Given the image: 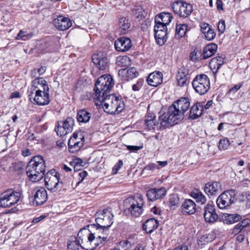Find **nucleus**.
I'll list each match as a JSON object with an SVG mask.
<instances>
[{"mask_svg":"<svg viewBox=\"0 0 250 250\" xmlns=\"http://www.w3.org/2000/svg\"><path fill=\"white\" fill-rule=\"evenodd\" d=\"M114 83L110 75H104L96 82L93 99L97 106H102L104 110L109 114H119L124 108L125 104L121 97L108 94Z\"/></svg>","mask_w":250,"mask_h":250,"instance_id":"obj_1","label":"nucleus"},{"mask_svg":"<svg viewBox=\"0 0 250 250\" xmlns=\"http://www.w3.org/2000/svg\"><path fill=\"white\" fill-rule=\"evenodd\" d=\"M190 106L188 98H181L169 106L167 112L160 116L161 128H166L178 124L184 118L185 113Z\"/></svg>","mask_w":250,"mask_h":250,"instance_id":"obj_2","label":"nucleus"},{"mask_svg":"<svg viewBox=\"0 0 250 250\" xmlns=\"http://www.w3.org/2000/svg\"><path fill=\"white\" fill-rule=\"evenodd\" d=\"M46 165L43 158L41 155L35 156L26 167V174L31 181L37 182L43 177Z\"/></svg>","mask_w":250,"mask_h":250,"instance_id":"obj_3","label":"nucleus"},{"mask_svg":"<svg viewBox=\"0 0 250 250\" xmlns=\"http://www.w3.org/2000/svg\"><path fill=\"white\" fill-rule=\"evenodd\" d=\"M145 200L144 196L139 193L129 197L124 201V206L133 216H140L144 212Z\"/></svg>","mask_w":250,"mask_h":250,"instance_id":"obj_4","label":"nucleus"},{"mask_svg":"<svg viewBox=\"0 0 250 250\" xmlns=\"http://www.w3.org/2000/svg\"><path fill=\"white\" fill-rule=\"evenodd\" d=\"M94 236L91 235V230L83 228L79 231L77 237L75 238L81 248L85 250H93L97 247L95 243Z\"/></svg>","mask_w":250,"mask_h":250,"instance_id":"obj_5","label":"nucleus"},{"mask_svg":"<svg viewBox=\"0 0 250 250\" xmlns=\"http://www.w3.org/2000/svg\"><path fill=\"white\" fill-rule=\"evenodd\" d=\"M19 192L12 189L6 190L0 194V207L9 208L17 204L21 198Z\"/></svg>","mask_w":250,"mask_h":250,"instance_id":"obj_6","label":"nucleus"},{"mask_svg":"<svg viewBox=\"0 0 250 250\" xmlns=\"http://www.w3.org/2000/svg\"><path fill=\"white\" fill-rule=\"evenodd\" d=\"M192 85L197 93L204 95L210 89V80L205 74L198 75L193 80Z\"/></svg>","mask_w":250,"mask_h":250,"instance_id":"obj_7","label":"nucleus"},{"mask_svg":"<svg viewBox=\"0 0 250 250\" xmlns=\"http://www.w3.org/2000/svg\"><path fill=\"white\" fill-rule=\"evenodd\" d=\"M88 228L89 230H91V235L94 236V242L97 244L96 247L107 239L109 234L108 229L97 224H91L88 226Z\"/></svg>","mask_w":250,"mask_h":250,"instance_id":"obj_8","label":"nucleus"},{"mask_svg":"<svg viewBox=\"0 0 250 250\" xmlns=\"http://www.w3.org/2000/svg\"><path fill=\"white\" fill-rule=\"evenodd\" d=\"M172 8L175 14L182 18L188 17L193 11L191 4L181 0L174 2Z\"/></svg>","mask_w":250,"mask_h":250,"instance_id":"obj_9","label":"nucleus"},{"mask_svg":"<svg viewBox=\"0 0 250 250\" xmlns=\"http://www.w3.org/2000/svg\"><path fill=\"white\" fill-rule=\"evenodd\" d=\"M235 199V192L233 190H227L217 199L216 204L220 209H225L230 206Z\"/></svg>","mask_w":250,"mask_h":250,"instance_id":"obj_10","label":"nucleus"},{"mask_svg":"<svg viewBox=\"0 0 250 250\" xmlns=\"http://www.w3.org/2000/svg\"><path fill=\"white\" fill-rule=\"evenodd\" d=\"M154 27L155 32V38L157 43L160 46L164 44L167 40V28L165 24L160 22L156 21Z\"/></svg>","mask_w":250,"mask_h":250,"instance_id":"obj_11","label":"nucleus"},{"mask_svg":"<svg viewBox=\"0 0 250 250\" xmlns=\"http://www.w3.org/2000/svg\"><path fill=\"white\" fill-rule=\"evenodd\" d=\"M97 213L98 217L96 219L97 224L108 229L113 223V215L111 211L106 208L98 211Z\"/></svg>","mask_w":250,"mask_h":250,"instance_id":"obj_12","label":"nucleus"},{"mask_svg":"<svg viewBox=\"0 0 250 250\" xmlns=\"http://www.w3.org/2000/svg\"><path fill=\"white\" fill-rule=\"evenodd\" d=\"M59 174L55 175L47 173L45 176L44 182L46 188L52 192H56L62 188V183L59 182Z\"/></svg>","mask_w":250,"mask_h":250,"instance_id":"obj_13","label":"nucleus"},{"mask_svg":"<svg viewBox=\"0 0 250 250\" xmlns=\"http://www.w3.org/2000/svg\"><path fill=\"white\" fill-rule=\"evenodd\" d=\"M84 138L78 137V133L74 132L68 142V148L70 152L75 153L79 151L83 146Z\"/></svg>","mask_w":250,"mask_h":250,"instance_id":"obj_14","label":"nucleus"},{"mask_svg":"<svg viewBox=\"0 0 250 250\" xmlns=\"http://www.w3.org/2000/svg\"><path fill=\"white\" fill-rule=\"evenodd\" d=\"M177 85L180 87H187L190 83V76L188 69L182 67L176 74Z\"/></svg>","mask_w":250,"mask_h":250,"instance_id":"obj_15","label":"nucleus"},{"mask_svg":"<svg viewBox=\"0 0 250 250\" xmlns=\"http://www.w3.org/2000/svg\"><path fill=\"white\" fill-rule=\"evenodd\" d=\"M32 94L35 92L41 93L42 92H49V88L46 81L43 78H37L32 82Z\"/></svg>","mask_w":250,"mask_h":250,"instance_id":"obj_16","label":"nucleus"},{"mask_svg":"<svg viewBox=\"0 0 250 250\" xmlns=\"http://www.w3.org/2000/svg\"><path fill=\"white\" fill-rule=\"evenodd\" d=\"M53 25L60 31H64L68 29L72 25L71 21L68 18L60 15L57 16L53 21Z\"/></svg>","mask_w":250,"mask_h":250,"instance_id":"obj_17","label":"nucleus"},{"mask_svg":"<svg viewBox=\"0 0 250 250\" xmlns=\"http://www.w3.org/2000/svg\"><path fill=\"white\" fill-rule=\"evenodd\" d=\"M204 216L205 221L209 223L215 222L218 219V215L215 211L214 205L208 204L204 209Z\"/></svg>","mask_w":250,"mask_h":250,"instance_id":"obj_18","label":"nucleus"},{"mask_svg":"<svg viewBox=\"0 0 250 250\" xmlns=\"http://www.w3.org/2000/svg\"><path fill=\"white\" fill-rule=\"evenodd\" d=\"M114 46L119 52L128 51L132 46L131 41L126 37L119 38L115 41Z\"/></svg>","mask_w":250,"mask_h":250,"instance_id":"obj_19","label":"nucleus"},{"mask_svg":"<svg viewBox=\"0 0 250 250\" xmlns=\"http://www.w3.org/2000/svg\"><path fill=\"white\" fill-rule=\"evenodd\" d=\"M92 61L97 67L101 70H104L108 66V59L103 52H100L92 56Z\"/></svg>","mask_w":250,"mask_h":250,"instance_id":"obj_20","label":"nucleus"},{"mask_svg":"<svg viewBox=\"0 0 250 250\" xmlns=\"http://www.w3.org/2000/svg\"><path fill=\"white\" fill-rule=\"evenodd\" d=\"M166 193L167 190L165 188H154L147 190L146 196L149 200L154 201L164 197Z\"/></svg>","mask_w":250,"mask_h":250,"instance_id":"obj_21","label":"nucleus"},{"mask_svg":"<svg viewBox=\"0 0 250 250\" xmlns=\"http://www.w3.org/2000/svg\"><path fill=\"white\" fill-rule=\"evenodd\" d=\"M118 75L123 80L128 81L136 77L138 75V72L135 68L131 67L119 70Z\"/></svg>","mask_w":250,"mask_h":250,"instance_id":"obj_22","label":"nucleus"},{"mask_svg":"<svg viewBox=\"0 0 250 250\" xmlns=\"http://www.w3.org/2000/svg\"><path fill=\"white\" fill-rule=\"evenodd\" d=\"M163 74L159 71H154L150 73L147 79V83L149 85L157 87L163 82Z\"/></svg>","mask_w":250,"mask_h":250,"instance_id":"obj_23","label":"nucleus"},{"mask_svg":"<svg viewBox=\"0 0 250 250\" xmlns=\"http://www.w3.org/2000/svg\"><path fill=\"white\" fill-rule=\"evenodd\" d=\"M47 191L43 188H40L36 189L34 194V201L37 205H41L44 204L47 200Z\"/></svg>","mask_w":250,"mask_h":250,"instance_id":"obj_24","label":"nucleus"},{"mask_svg":"<svg viewBox=\"0 0 250 250\" xmlns=\"http://www.w3.org/2000/svg\"><path fill=\"white\" fill-rule=\"evenodd\" d=\"M221 189V185L218 182H210L207 183L204 188L205 192L208 195L216 194Z\"/></svg>","mask_w":250,"mask_h":250,"instance_id":"obj_25","label":"nucleus"},{"mask_svg":"<svg viewBox=\"0 0 250 250\" xmlns=\"http://www.w3.org/2000/svg\"><path fill=\"white\" fill-rule=\"evenodd\" d=\"M182 211L184 213L193 214L196 211V205L191 199H186L182 205Z\"/></svg>","mask_w":250,"mask_h":250,"instance_id":"obj_26","label":"nucleus"},{"mask_svg":"<svg viewBox=\"0 0 250 250\" xmlns=\"http://www.w3.org/2000/svg\"><path fill=\"white\" fill-rule=\"evenodd\" d=\"M35 95L33 100L35 103L39 105H44L49 103V92H42L35 93Z\"/></svg>","mask_w":250,"mask_h":250,"instance_id":"obj_27","label":"nucleus"},{"mask_svg":"<svg viewBox=\"0 0 250 250\" xmlns=\"http://www.w3.org/2000/svg\"><path fill=\"white\" fill-rule=\"evenodd\" d=\"M145 124L146 127L148 130L154 129L156 127L159 128V129L162 130L165 128H161L160 117L159 118V122L156 123V118L155 116H153L152 115H147L145 117Z\"/></svg>","mask_w":250,"mask_h":250,"instance_id":"obj_28","label":"nucleus"},{"mask_svg":"<svg viewBox=\"0 0 250 250\" xmlns=\"http://www.w3.org/2000/svg\"><path fill=\"white\" fill-rule=\"evenodd\" d=\"M204 109L203 105L200 103L194 104L190 108L189 118L192 119H196L198 118L203 113Z\"/></svg>","mask_w":250,"mask_h":250,"instance_id":"obj_29","label":"nucleus"},{"mask_svg":"<svg viewBox=\"0 0 250 250\" xmlns=\"http://www.w3.org/2000/svg\"><path fill=\"white\" fill-rule=\"evenodd\" d=\"M158 226V222L154 218H150L147 220L143 224V229L147 233H150Z\"/></svg>","mask_w":250,"mask_h":250,"instance_id":"obj_30","label":"nucleus"},{"mask_svg":"<svg viewBox=\"0 0 250 250\" xmlns=\"http://www.w3.org/2000/svg\"><path fill=\"white\" fill-rule=\"evenodd\" d=\"M217 45L215 43L207 45L203 49L202 59L205 60L213 55L216 52Z\"/></svg>","mask_w":250,"mask_h":250,"instance_id":"obj_31","label":"nucleus"},{"mask_svg":"<svg viewBox=\"0 0 250 250\" xmlns=\"http://www.w3.org/2000/svg\"><path fill=\"white\" fill-rule=\"evenodd\" d=\"M118 26L121 33L125 34L130 27V23L128 19L125 17H122L119 20Z\"/></svg>","mask_w":250,"mask_h":250,"instance_id":"obj_32","label":"nucleus"},{"mask_svg":"<svg viewBox=\"0 0 250 250\" xmlns=\"http://www.w3.org/2000/svg\"><path fill=\"white\" fill-rule=\"evenodd\" d=\"M190 195L196 200L197 203L201 205L205 204L207 201L206 196L199 189H195L193 190L190 192Z\"/></svg>","mask_w":250,"mask_h":250,"instance_id":"obj_33","label":"nucleus"},{"mask_svg":"<svg viewBox=\"0 0 250 250\" xmlns=\"http://www.w3.org/2000/svg\"><path fill=\"white\" fill-rule=\"evenodd\" d=\"M91 117V113L84 109L79 110L77 115L78 121L83 123H86L89 122Z\"/></svg>","mask_w":250,"mask_h":250,"instance_id":"obj_34","label":"nucleus"},{"mask_svg":"<svg viewBox=\"0 0 250 250\" xmlns=\"http://www.w3.org/2000/svg\"><path fill=\"white\" fill-rule=\"evenodd\" d=\"M241 219V216L236 214H225L223 216L224 223L231 224L238 222Z\"/></svg>","mask_w":250,"mask_h":250,"instance_id":"obj_35","label":"nucleus"},{"mask_svg":"<svg viewBox=\"0 0 250 250\" xmlns=\"http://www.w3.org/2000/svg\"><path fill=\"white\" fill-rule=\"evenodd\" d=\"M172 19L173 17L170 13H163L159 16H156L155 20L156 21H160V22L167 26L171 22Z\"/></svg>","mask_w":250,"mask_h":250,"instance_id":"obj_36","label":"nucleus"},{"mask_svg":"<svg viewBox=\"0 0 250 250\" xmlns=\"http://www.w3.org/2000/svg\"><path fill=\"white\" fill-rule=\"evenodd\" d=\"M188 30V26L186 24H180L176 25L175 38L179 39L185 36Z\"/></svg>","mask_w":250,"mask_h":250,"instance_id":"obj_37","label":"nucleus"},{"mask_svg":"<svg viewBox=\"0 0 250 250\" xmlns=\"http://www.w3.org/2000/svg\"><path fill=\"white\" fill-rule=\"evenodd\" d=\"M179 205V198L177 194H173L170 196L169 199V205L170 208L174 209Z\"/></svg>","mask_w":250,"mask_h":250,"instance_id":"obj_38","label":"nucleus"},{"mask_svg":"<svg viewBox=\"0 0 250 250\" xmlns=\"http://www.w3.org/2000/svg\"><path fill=\"white\" fill-rule=\"evenodd\" d=\"M129 62V58L126 56H120L117 57L116 63L120 67H125Z\"/></svg>","mask_w":250,"mask_h":250,"instance_id":"obj_39","label":"nucleus"},{"mask_svg":"<svg viewBox=\"0 0 250 250\" xmlns=\"http://www.w3.org/2000/svg\"><path fill=\"white\" fill-rule=\"evenodd\" d=\"M190 60L193 62L198 61L199 59H202V54L201 51L194 49L189 55Z\"/></svg>","mask_w":250,"mask_h":250,"instance_id":"obj_40","label":"nucleus"},{"mask_svg":"<svg viewBox=\"0 0 250 250\" xmlns=\"http://www.w3.org/2000/svg\"><path fill=\"white\" fill-rule=\"evenodd\" d=\"M33 36L32 33H28L26 31L20 30L16 37L17 40L26 41L31 38Z\"/></svg>","mask_w":250,"mask_h":250,"instance_id":"obj_41","label":"nucleus"},{"mask_svg":"<svg viewBox=\"0 0 250 250\" xmlns=\"http://www.w3.org/2000/svg\"><path fill=\"white\" fill-rule=\"evenodd\" d=\"M74 125V120L71 117H68L63 122L62 125L69 131H72V127Z\"/></svg>","mask_w":250,"mask_h":250,"instance_id":"obj_42","label":"nucleus"},{"mask_svg":"<svg viewBox=\"0 0 250 250\" xmlns=\"http://www.w3.org/2000/svg\"><path fill=\"white\" fill-rule=\"evenodd\" d=\"M203 34L204 35L205 38L208 41H212L216 36V33L212 27L209 28Z\"/></svg>","mask_w":250,"mask_h":250,"instance_id":"obj_43","label":"nucleus"},{"mask_svg":"<svg viewBox=\"0 0 250 250\" xmlns=\"http://www.w3.org/2000/svg\"><path fill=\"white\" fill-rule=\"evenodd\" d=\"M229 140L228 138H224L220 140L218 148L219 150H226L229 148Z\"/></svg>","mask_w":250,"mask_h":250,"instance_id":"obj_44","label":"nucleus"},{"mask_svg":"<svg viewBox=\"0 0 250 250\" xmlns=\"http://www.w3.org/2000/svg\"><path fill=\"white\" fill-rule=\"evenodd\" d=\"M209 66L214 74L217 73L218 70L220 68V66L218 65L215 59L213 58L210 61L209 63Z\"/></svg>","mask_w":250,"mask_h":250,"instance_id":"obj_45","label":"nucleus"},{"mask_svg":"<svg viewBox=\"0 0 250 250\" xmlns=\"http://www.w3.org/2000/svg\"><path fill=\"white\" fill-rule=\"evenodd\" d=\"M80 247V244L77 243L75 239L74 241L72 240L67 245L68 250H79Z\"/></svg>","mask_w":250,"mask_h":250,"instance_id":"obj_46","label":"nucleus"},{"mask_svg":"<svg viewBox=\"0 0 250 250\" xmlns=\"http://www.w3.org/2000/svg\"><path fill=\"white\" fill-rule=\"evenodd\" d=\"M57 134L60 136H63L69 133L70 132L62 126H59L57 128L55 129Z\"/></svg>","mask_w":250,"mask_h":250,"instance_id":"obj_47","label":"nucleus"},{"mask_svg":"<svg viewBox=\"0 0 250 250\" xmlns=\"http://www.w3.org/2000/svg\"><path fill=\"white\" fill-rule=\"evenodd\" d=\"M11 170L17 171L18 173L21 172L22 169V165L21 162L15 163L12 164L10 167Z\"/></svg>","mask_w":250,"mask_h":250,"instance_id":"obj_48","label":"nucleus"},{"mask_svg":"<svg viewBox=\"0 0 250 250\" xmlns=\"http://www.w3.org/2000/svg\"><path fill=\"white\" fill-rule=\"evenodd\" d=\"M119 245L124 250H129L131 247V243L126 240L121 241L119 242Z\"/></svg>","mask_w":250,"mask_h":250,"instance_id":"obj_49","label":"nucleus"},{"mask_svg":"<svg viewBox=\"0 0 250 250\" xmlns=\"http://www.w3.org/2000/svg\"><path fill=\"white\" fill-rule=\"evenodd\" d=\"M226 29L225 21L221 20L218 23V30L220 33H223Z\"/></svg>","mask_w":250,"mask_h":250,"instance_id":"obj_50","label":"nucleus"},{"mask_svg":"<svg viewBox=\"0 0 250 250\" xmlns=\"http://www.w3.org/2000/svg\"><path fill=\"white\" fill-rule=\"evenodd\" d=\"M243 84V83L242 82L241 83H239L237 84H236L235 85H234L232 88H231L229 92H228V93L229 94H234L238 90L240 89V88L242 86Z\"/></svg>","mask_w":250,"mask_h":250,"instance_id":"obj_51","label":"nucleus"},{"mask_svg":"<svg viewBox=\"0 0 250 250\" xmlns=\"http://www.w3.org/2000/svg\"><path fill=\"white\" fill-rule=\"evenodd\" d=\"M199 26L201 28V31L202 33L206 32V30H208L209 28L212 27L208 23L205 22H201Z\"/></svg>","mask_w":250,"mask_h":250,"instance_id":"obj_52","label":"nucleus"},{"mask_svg":"<svg viewBox=\"0 0 250 250\" xmlns=\"http://www.w3.org/2000/svg\"><path fill=\"white\" fill-rule=\"evenodd\" d=\"M123 163L122 160H119L112 168V173L115 174H116L118 170L120 169L123 166Z\"/></svg>","mask_w":250,"mask_h":250,"instance_id":"obj_53","label":"nucleus"},{"mask_svg":"<svg viewBox=\"0 0 250 250\" xmlns=\"http://www.w3.org/2000/svg\"><path fill=\"white\" fill-rule=\"evenodd\" d=\"M143 84V81L142 80H139L136 83L132 85V89L134 91H139L142 87Z\"/></svg>","mask_w":250,"mask_h":250,"instance_id":"obj_54","label":"nucleus"},{"mask_svg":"<svg viewBox=\"0 0 250 250\" xmlns=\"http://www.w3.org/2000/svg\"><path fill=\"white\" fill-rule=\"evenodd\" d=\"M244 229V227H242L240 223L237 224L233 229L232 230V233L234 235H237L239 233L241 230Z\"/></svg>","mask_w":250,"mask_h":250,"instance_id":"obj_55","label":"nucleus"},{"mask_svg":"<svg viewBox=\"0 0 250 250\" xmlns=\"http://www.w3.org/2000/svg\"><path fill=\"white\" fill-rule=\"evenodd\" d=\"M155 169H158L157 165L156 163H151L146 165L145 168L144 170H150L152 171H154Z\"/></svg>","mask_w":250,"mask_h":250,"instance_id":"obj_56","label":"nucleus"},{"mask_svg":"<svg viewBox=\"0 0 250 250\" xmlns=\"http://www.w3.org/2000/svg\"><path fill=\"white\" fill-rule=\"evenodd\" d=\"M143 148L142 146H127V148L131 152H137L138 150H140Z\"/></svg>","mask_w":250,"mask_h":250,"instance_id":"obj_57","label":"nucleus"},{"mask_svg":"<svg viewBox=\"0 0 250 250\" xmlns=\"http://www.w3.org/2000/svg\"><path fill=\"white\" fill-rule=\"evenodd\" d=\"M213 58L215 59V61L218 63V65H219L220 67H221V66L224 64V58L222 56H217L216 57H214Z\"/></svg>","mask_w":250,"mask_h":250,"instance_id":"obj_58","label":"nucleus"},{"mask_svg":"<svg viewBox=\"0 0 250 250\" xmlns=\"http://www.w3.org/2000/svg\"><path fill=\"white\" fill-rule=\"evenodd\" d=\"M156 165H157L158 169L164 167H166L168 163L167 161H157L156 162Z\"/></svg>","mask_w":250,"mask_h":250,"instance_id":"obj_59","label":"nucleus"},{"mask_svg":"<svg viewBox=\"0 0 250 250\" xmlns=\"http://www.w3.org/2000/svg\"><path fill=\"white\" fill-rule=\"evenodd\" d=\"M216 7L218 10L224 11L223 2L222 0H217L216 2Z\"/></svg>","mask_w":250,"mask_h":250,"instance_id":"obj_60","label":"nucleus"},{"mask_svg":"<svg viewBox=\"0 0 250 250\" xmlns=\"http://www.w3.org/2000/svg\"><path fill=\"white\" fill-rule=\"evenodd\" d=\"M242 227L245 228L250 224V219L247 218L239 222Z\"/></svg>","mask_w":250,"mask_h":250,"instance_id":"obj_61","label":"nucleus"},{"mask_svg":"<svg viewBox=\"0 0 250 250\" xmlns=\"http://www.w3.org/2000/svg\"><path fill=\"white\" fill-rule=\"evenodd\" d=\"M45 217V215H41L40 216L38 217H36L34 218L32 221V223L34 224H36L40 222L41 220H43Z\"/></svg>","mask_w":250,"mask_h":250,"instance_id":"obj_62","label":"nucleus"},{"mask_svg":"<svg viewBox=\"0 0 250 250\" xmlns=\"http://www.w3.org/2000/svg\"><path fill=\"white\" fill-rule=\"evenodd\" d=\"M39 75H42L44 74L46 71V67L45 66H42L39 69H36Z\"/></svg>","mask_w":250,"mask_h":250,"instance_id":"obj_63","label":"nucleus"},{"mask_svg":"<svg viewBox=\"0 0 250 250\" xmlns=\"http://www.w3.org/2000/svg\"><path fill=\"white\" fill-rule=\"evenodd\" d=\"M79 175L82 178L81 181H82L87 175V172L86 171H83L79 173Z\"/></svg>","mask_w":250,"mask_h":250,"instance_id":"obj_64","label":"nucleus"}]
</instances>
